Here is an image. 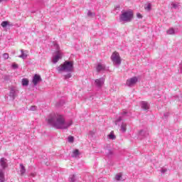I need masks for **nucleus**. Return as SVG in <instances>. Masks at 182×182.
Wrapping results in <instances>:
<instances>
[{
  "mask_svg": "<svg viewBox=\"0 0 182 182\" xmlns=\"http://www.w3.org/2000/svg\"><path fill=\"white\" fill-rule=\"evenodd\" d=\"M41 81L42 77H41V75L35 74L32 80L33 86H38V85H39V83H41Z\"/></svg>",
  "mask_w": 182,
  "mask_h": 182,
  "instance_id": "39448f33",
  "label": "nucleus"
},
{
  "mask_svg": "<svg viewBox=\"0 0 182 182\" xmlns=\"http://www.w3.org/2000/svg\"><path fill=\"white\" fill-rule=\"evenodd\" d=\"M21 55L18 56V58H21V59H26L28 58V51L26 50L23 52V50H21Z\"/></svg>",
  "mask_w": 182,
  "mask_h": 182,
  "instance_id": "f3484780",
  "label": "nucleus"
},
{
  "mask_svg": "<svg viewBox=\"0 0 182 182\" xmlns=\"http://www.w3.org/2000/svg\"><path fill=\"white\" fill-rule=\"evenodd\" d=\"M60 59H62V52L58 50L55 52V55L53 57V63H58Z\"/></svg>",
  "mask_w": 182,
  "mask_h": 182,
  "instance_id": "0eeeda50",
  "label": "nucleus"
},
{
  "mask_svg": "<svg viewBox=\"0 0 182 182\" xmlns=\"http://www.w3.org/2000/svg\"><path fill=\"white\" fill-rule=\"evenodd\" d=\"M126 114H127V112L123 111L120 116L118 117V119H117V120L115 121V124L117 126H120V122L123 120V118L126 117Z\"/></svg>",
  "mask_w": 182,
  "mask_h": 182,
  "instance_id": "6e6552de",
  "label": "nucleus"
},
{
  "mask_svg": "<svg viewBox=\"0 0 182 182\" xmlns=\"http://www.w3.org/2000/svg\"><path fill=\"white\" fill-rule=\"evenodd\" d=\"M167 35H174L176 33V31L174 28H171L166 31Z\"/></svg>",
  "mask_w": 182,
  "mask_h": 182,
  "instance_id": "aec40b11",
  "label": "nucleus"
},
{
  "mask_svg": "<svg viewBox=\"0 0 182 182\" xmlns=\"http://www.w3.org/2000/svg\"><path fill=\"white\" fill-rule=\"evenodd\" d=\"M0 182H5V171L0 168Z\"/></svg>",
  "mask_w": 182,
  "mask_h": 182,
  "instance_id": "2eb2a0df",
  "label": "nucleus"
},
{
  "mask_svg": "<svg viewBox=\"0 0 182 182\" xmlns=\"http://www.w3.org/2000/svg\"><path fill=\"white\" fill-rule=\"evenodd\" d=\"M11 66L13 69H18V64L16 63H13Z\"/></svg>",
  "mask_w": 182,
  "mask_h": 182,
  "instance_id": "7c9ffc66",
  "label": "nucleus"
},
{
  "mask_svg": "<svg viewBox=\"0 0 182 182\" xmlns=\"http://www.w3.org/2000/svg\"><path fill=\"white\" fill-rule=\"evenodd\" d=\"M161 171L162 174H164V173H166V171H167V169L166 168H162Z\"/></svg>",
  "mask_w": 182,
  "mask_h": 182,
  "instance_id": "c9c22d12",
  "label": "nucleus"
},
{
  "mask_svg": "<svg viewBox=\"0 0 182 182\" xmlns=\"http://www.w3.org/2000/svg\"><path fill=\"white\" fill-rule=\"evenodd\" d=\"M144 9L146 11H148V12H150L151 11V4L147 3L144 5Z\"/></svg>",
  "mask_w": 182,
  "mask_h": 182,
  "instance_id": "a211bd4d",
  "label": "nucleus"
},
{
  "mask_svg": "<svg viewBox=\"0 0 182 182\" xmlns=\"http://www.w3.org/2000/svg\"><path fill=\"white\" fill-rule=\"evenodd\" d=\"M31 176H35V174H34V173H31Z\"/></svg>",
  "mask_w": 182,
  "mask_h": 182,
  "instance_id": "58836bf2",
  "label": "nucleus"
},
{
  "mask_svg": "<svg viewBox=\"0 0 182 182\" xmlns=\"http://www.w3.org/2000/svg\"><path fill=\"white\" fill-rule=\"evenodd\" d=\"M180 69H181V73H182V65L181 66Z\"/></svg>",
  "mask_w": 182,
  "mask_h": 182,
  "instance_id": "4c0bfd02",
  "label": "nucleus"
},
{
  "mask_svg": "<svg viewBox=\"0 0 182 182\" xmlns=\"http://www.w3.org/2000/svg\"><path fill=\"white\" fill-rule=\"evenodd\" d=\"M79 154H80L79 153V150L78 149H75L73 151V154L71 155V157L76 158V157H77L79 156Z\"/></svg>",
  "mask_w": 182,
  "mask_h": 182,
  "instance_id": "6ab92c4d",
  "label": "nucleus"
},
{
  "mask_svg": "<svg viewBox=\"0 0 182 182\" xmlns=\"http://www.w3.org/2000/svg\"><path fill=\"white\" fill-rule=\"evenodd\" d=\"M141 107L144 110H149V109H150V105H149V103L146 101H142L141 102Z\"/></svg>",
  "mask_w": 182,
  "mask_h": 182,
  "instance_id": "4468645a",
  "label": "nucleus"
},
{
  "mask_svg": "<svg viewBox=\"0 0 182 182\" xmlns=\"http://www.w3.org/2000/svg\"><path fill=\"white\" fill-rule=\"evenodd\" d=\"M171 5H172V8H173L174 9H177L179 6L178 4L172 3Z\"/></svg>",
  "mask_w": 182,
  "mask_h": 182,
  "instance_id": "bb28decb",
  "label": "nucleus"
},
{
  "mask_svg": "<svg viewBox=\"0 0 182 182\" xmlns=\"http://www.w3.org/2000/svg\"><path fill=\"white\" fill-rule=\"evenodd\" d=\"M126 127H127L126 124L122 122L121 124V130L123 133L126 132V130H127Z\"/></svg>",
  "mask_w": 182,
  "mask_h": 182,
  "instance_id": "b1692460",
  "label": "nucleus"
},
{
  "mask_svg": "<svg viewBox=\"0 0 182 182\" xmlns=\"http://www.w3.org/2000/svg\"><path fill=\"white\" fill-rule=\"evenodd\" d=\"M97 72H104V70H106V65L105 64L98 63L96 67Z\"/></svg>",
  "mask_w": 182,
  "mask_h": 182,
  "instance_id": "ddd939ff",
  "label": "nucleus"
},
{
  "mask_svg": "<svg viewBox=\"0 0 182 182\" xmlns=\"http://www.w3.org/2000/svg\"><path fill=\"white\" fill-rule=\"evenodd\" d=\"M136 17H137L139 19H141V18H143V16H141V14L138 13V14H136Z\"/></svg>",
  "mask_w": 182,
  "mask_h": 182,
  "instance_id": "72a5a7b5",
  "label": "nucleus"
},
{
  "mask_svg": "<svg viewBox=\"0 0 182 182\" xmlns=\"http://www.w3.org/2000/svg\"><path fill=\"white\" fill-rule=\"evenodd\" d=\"M26 173V168L23 164H20V174L21 176H23Z\"/></svg>",
  "mask_w": 182,
  "mask_h": 182,
  "instance_id": "dca6fc26",
  "label": "nucleus"
},
{
  "mask_svg": "<svg viewBox=\"0 0 182 182\" xmlns=\"http://www.w3.org/2000/svg\"><path fill=\"white\" fill-rule=\"evenodd\" d=\"M30 110H31L32 112H35V110H36V106H31Z\"/></svg>",
  "mask_w": 182,
  "mask_h": 182,
  "instance_id": "2f4dec72",
  "label": "nucleus"
},
{
  "mask_svg": "<svg viewBox=\"0 0 182 182\" xmlns=\"http://www.w3.org/2000/svg\"><path fill=\"white\" fill-rule=\"evenodd\" d=\"M17 94H18V91L15 90V87H11L10 89L9 97L12 100H15V97H16Z\"/></svg>",
  "mask_w": 182,
  "mask_h": 182,
  "instance_id": "1a4fd4ad",
  "label": "nucleus"
},
{
  "mask_svg": "<svg viewBox=\"0 0 182 182\" xmlns=\"http://www.w3.org/2000/svg\"><path fill=\"white\" fill-rule=\"evenodd\" d=\"M168 112H166L165 114H164V117H168Z\"/></svg>",
  "mask_w": 182,
  "mask_h": 182,
  "instance_id": "e433bc0d",
  "label": "nucleus"
},
{
  "mask_svg": "<svg viewBox=\"0 0 182 182\" xmlns=\"http://www.w3.org/2000/svg\"><path fill=\"white\" fill-rule=\"evenodd\" d=\"M111 59L114 65H121L122 60L120 59V55L117 52H114L111 56Z\"/></svg>",
  "mask_w": 182,
  "mask_h": 182,
  "instance_id": "20e7f679",
  "label": "nucleus"
},
{
  "mask_svg": "<svg viewBox=\"0 0 182 182\" xmlns=\"http://www.w3.org/2000/svg\"><path fill=\"white\" fill-rule=\"evenodd\" d=\"M133 19V12L125 11L119 17L120 22H130Z\"/></svg>",
  "mask_w": 182,
  "mask_h": 182,
  "instance_id": "7ed1b4c3",
  "label": "nucleus"
},
{
  "mask_svg": "<svg viewBox=\"0 0 182 182\" xmlns=\"http://www.w3.org/2000/svg\"><path fill=\"white\" fill-rule=\"evenodd\" d=\"M92 15H93V13H92V11H88L87 16H92Z\"/></svg>",
  "mask_w": 182,
  "mask_h": 182,
  "instance_id": "f704fd0d",
  "label": "nucleus"
},
{
  "mask_svg": "<svg viewBox=\"0 0 182 182\" xmlns=\"http://www.w3.org/2000/svg\"><path fill=\"white\" fill-rule=\"evenodd\" d=\"M73 62L69 60L65 61L63 64H61L57 68V70L59 73H61V72L72 73V72H73Z\"/></svg>",
  "mask_w": 182,
  "mask_h": 182,
  "instance_id": "f03ea898",
  "label": "nucleus"
},
{
  "mask_svg": "<svg viewBox=\"0 0 182 182\" xmlns=\"http://www.w3.org/2000/svg\"><path fill=\"white\" fill-rule=\"evenodd\" d=\"M105 84V78L101 77L95 80V85L97 87H102Z\"/></svg>",
  "mask_w": 182,
  "mask_h": 182,
  "instance_id": "9d476101",
  "label": "nucleus"
},
{
  "mask_svg": "<svg viewBox=\"0 0 182 182\" xmlns=\"http://www.w3.org/2000/svg\"><path fill=\"white\" fill-rule=\"evenodd\" d=\"M1 26L3 27V28H6V26H8V21H3L1 24Z\"/></svg>",
  "mask_w": 182,
  "mask_h": 182,
  "instance_id": "a878e982",
  "label": "nucleus"
},
{
  "mask_svg": "<svg viewBox=\"0 0 182 182\" xmlns=\"http://www.w3.org/2000/svg\"><path fill=\"white\" fill-rule=\"evenodd\" d=\"M4 59H8L9 58V54L8 53H4L3 54Z\"/></svg>",
  "mask_w": 182,
  "mask_h": 182,
  "instance_id": "c756f323",
  "label": "nucleus"
},
{
  "mask_svg": "<svg viewBox=\"0 0 182 182\" xmlns=\"http://www.w3.org/2000/svg\"><path fill=\"white\" fill-rule=\"evenodd\" d=\"M149 136V131L147 129H142L139 132V137L143 139V137H147Z\"/></svg>",
  "mask_w": 182,
  "mask_h": 182,
  "instance_id": "9b49d317",
  "label": "nucleus"
},
{
  "mask_svg": "<svg viewBox=\"0 0 182 182\" xmlns=\"http://www.w3.org/2000/svg\"><path fill=\"white\" fill-rule=\"evenodd\" d=\"M115 178L117 181H120V179L122 178V174L116 175Z\"/></svg>",
  "mask_w": 182,
  "mask_h": 182,
  "instance_id": "cd10ccee",
  "label": "nucleus"
},
{
  "mask_svg": "<svg viewBox=\"0 0 182 182\" xmlns=\"http://www.w3.org/2000/svg\"><path fill=\"white\" fill-rule=\"evenodd\" d=\"M0 165L1 166L3 170H5L8 167V161L5 158H1L0 159Z\"/></svg>",
  "mask_w": 182,
  "mask_h": 182,
  "instance_id": "f8f14e48",
  "label": "nucleus"
},
{
  "mask_svg": "<svg viewBox=\"0 0 182 182\" xmlns=\"http://www.w3.org/2000/svg\"><path fill=\"white\" fill-rule=\"evenodd\" d=\"M73 140H75V138H73V136H68L69 143H73Z\"/></svg>",
  "mask_w": 182,
  "mask_h": 182,
  "instance_id": "c85d7f7f",
  "label": "nucleus"
},
{
  "mask_svg": "<svg viewBox=\"0 0 182 182\" xmlns=\"http://www.w3.org/2000/svg\"><path fill=\"white\" fill-rule=\"evenodd\" d=\"M22 85L23 86H28V85H29V80L28 79H26V78H23L22 80Z\"/></svg>",
  "mask_w": 182,
  "mask_h": 182,
  "instance_id": "4be33fe9",
  "label": "nucleus"
},
{
  "mask_svg": "<svg viewBox=\"0 0 182 182\" xmlns=\"http://www.w3.org/2000/svg\"><path fill=\"white\" fill-rule=\"evenodd\" d=\"M108 137L110 140H115L116 139V136L113 133V132H111V133L108 135Z\"/></svg>",
  "mask_w": 182,
  "mask_h": 182,
  "instance_id": "412c9836",
  "label": "nucleus"
},
{
  "mask_svg": "<svg viewBox=\"0 0 182 182\" xmlns=\"http://www.w3.org/2000/svg\"><path fill=\"white\" fill-rule=\"evenodd\" d=\"M138 80L139 79L137 78V77H133L127 80L126 85L127 86H129V87H132V86H134V85L137 83Z\"/></svg>",
  "mask_w": 182,
  "mask_h": 182,
  "instance_id": "423d86ee",
  "label": "nucleus"
},
{
  "mask_svg": "<svg viewBox=\"0 0 182 182\" xmlns=\"http://www.w3.org/2000/svg\"><path fill=\"white\" fill-rule=\"evenodd\" d=\"M72 77V74L69 73L68 74L64 75V79L66 80L68 79H70Z\"/></svg>",
  "mask_w": 182,
  "mask_h": 182,
  "instance_id": "393cba45",
  "label": "nucleus"
},
{
  "mask_svg": "<svg viewBox=\"0 0 182 182\" xmlns=\"http://www.w3.org/2000/svg\"><path fill=\"white\" fill-rule=\"evenodd\" d=\"M46 122L48 124L54 127L55 129H58L60 130H68L72 124H73V121L69 119L66 121L65 116L60 114H51L46 118Z\"/></svg>",
  "mask_w": 182,
  "mask_h": 182,
  "instance_id": "f257e3e1",
  "label": "nucleus"
},
{
  "mask_svg": "<svg viewBox=\"0 0 182 182\" xmlns=\"http://www.w3.org/2000/svg\"><path fill=\"white\" fill-rule=\"evenodd\" d=\"M70 182H75L76 181V175H70L69 177Z\"/></svg>",
  "mask_w": 182,
  "mask_h": 182,
  "instance_id": "5701e85b",
  "label": "nucleus"
},
{
  "mask_svg": "<svg viewBox=\"0 0 182 182\" xmlns=\"http://www.w3.org/2000/svg\"><path fill=\"white\" fill-rule=\"evenodd\" d=\"M106 153H107V156H110L112 154V151L110 149L107 150Z\"/></svg>",
  "mask_w": 182,
  "mask_h": 182,
  "instance_id": "473e14b6",
  "label": "nucleus"
}]
</instances>
